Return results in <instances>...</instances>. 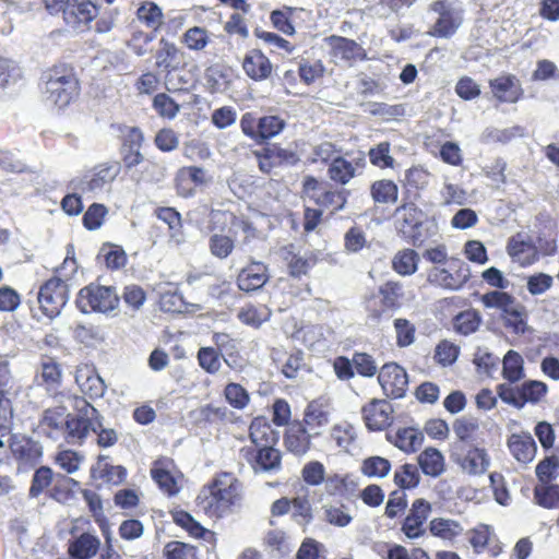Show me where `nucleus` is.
Listing matches in <instances>:
<instances>
[{"label":"nucleus","instance_id":"obj_1","mask_svg":"<svg viewBox=\"0 0 559 559\" xmlns=\"http://www.w3.org/2000/svg\"><path fill=\"white\" fill-rule=\"evenodd\" d=\"M241 500V483L229 472H219L202 487L195 499L200 511L211 519L230 514Z\"/></svg>","mask_w":559,"mask_h":559},{"label":"nucleus","instance_id":"obj_2","mask_svg":"<svg viewBox=\"0 0 559 559\" xmlns=\"http://www.w3.org/2000/svg\"><path fill=\"white\" fill-rule=\"evenodd\" d=\"M44 78L48 98L57 107L66 108L79 97L81 85L72 64L56 63L45 72Z\"/></svg>","mask_w":559,"mask_h":559},{"label":"nucleus","instance_id":"obj_3","mask_svg":"<svg viewBox=\"0 0 559 559\" xmlns=\"http://www.w3.org/2000/svg\"><path fill=\"white\" fill-rule=\"evenodd\" d=\"M404 298V285L400 281L389 280L378 287L377 293L365 297L364 308L368 319L379 323L385 313L399 310Z\"/></svg>","mask_w":559,"mask_h":559},{"label":"nucleus","instance_id":"obj_4","mask_svg":"<svg viewBox=\"0 0 559 559\" xmlns=\"http://www.w3.org/2000/svg\"><path fill=\"white\" fill-rule=\"evenodd\" d=\"M486 308L498 309L504 326L514 334H523L526 331V311L524 306L509 293L492 290L480 298Z\"/></svg>","mask_w":559,"mask_h":559},{"label":"nucleus","instance_id":"obj_5","mask_svg":"<svg viewBox=\"0 0 559 559\" xmlns=\"http://www.w3.org/2000/svg\"><path fill=\"white\" fill-rule=\"evenodd\" d=\"M349 191L333 189L325 181L314 176H306L301 185V197L308 199L320 209L332 207V213L343 210L347 203Z\"/></svg>","mask_w":559,"mask_h":559},{"label":"nucleus","instance_id":"obj_6","mask_svg":"<svg viewBox=\"0 0 559 559\" xmlns=\"http://www.w3.org/2000/svg\"><path fill=\"white\" fill-rule=\"evenodd\" d=\"M120 297L114 286L90 283L82 287L75 299V305L82 313H107L118 308Z\"/></svg>","mask_w":559,"mask_h":559},{"label":"nucleus","instance_id":"obj_7","mask_svg":"<svg viewBox=\"0 0 559 559\" xmlns=\"http://www.w3.org/2000/svg\"><path fill=\"white\" fill-rule=\"evenodd\" d=\"M428 11L437 14V19L427 31L433 38L453 37L464 22V10L455 7L450 0H433Z\"/></svg>","mask_w":559,"mask_h":559},{"label":"nucleus","instance_id":"obj_8","mask_svg":"<svg viewBox=\"0 0 559 559\" xmlns=\"http://www.w3.org/2000/svg\"><path fill=\"white\" fill-rule=\"evenodd\" d=\"M445 265L430 267L427 271V282L447 290L461 289L469 281V266L457 258H451Z\"/></svg>","mask_w":559,"mask_h":559},{"label":"nucleus","instance_id":"obj_9","mask_svg":"<svg viewBox=\"0 0 559 559\" xmlns=\"http://www.w3.org/2000/svg\"><path fill=\"white\" fill-rule=\"evenodd\" d=\"M69 300V285L59 276L46 280L38 289L37 302L48 319L57 318Z\"/></svg>","mask_w":559,"mask_h":559},{"label":"nucleus","instance_id":"obj_10","mask_svg":"<svg viewBox=\"0 0 559 559\" xmlns=\"http://www.w3.org/2000/svg\"><path fill=\"white\" fill-rule=\"evenodd\" d=\"M285 127V120L275 115L257 117L254 112L248 111L240 119L242 133L257 143H263L276 136Z\"/></svg>","mask_w":559,"mask_h":559},{"label":"nucleus","instance_id":"obj_11","mask_svg":"<svg viewBox=\"0 0 559 559\" xmlns=\"http://www.w3.org/2000/svg\"><path fill=\"white\" fill-rule=\"evenodd\" d=\"M257 159L259 170L270 175L275 168L295 166L299 163L298 154L290 150L282 147L280 143H266L260 150L252 152Z\"/></svg>","mask_w":559,"mask_h":559},{"label":"nucleus","instance_id":"obj_12","mask_svg":"<svg viewBox=\"0 0 559 559\" xmlns=\"http://www.w3.org/2000/svg\"><path fill=\"white\" fill-rule=\"evenodd\" d=\"M395 214L400 215V233L403 238L414 247L420 248L425 243L421 234L423 211L415 202H403L396 207Z\"/></svg>","mask_w":559,"mask_h":559},{"label":"nucleus","instance_id":"obj_13","mask_svg":"<svg viewBox=\"0 0 559 559\" xmlns=\"http://www.w3.org/2000/svg\"><path fill=\"white\" fill-rule=\"evenodd\" d=\"M121 168V163L118 160L99 163L76 181L75 189L82 193L102 190L116 180Z\"/></svg>","mask_w":559,"mask_h":559},{"label":"nucleus","instance_id":"obj_14","mask_svg":"<svg viewBox=\"0 0 559 559\" xmlns=\"http://www.w3.org/2000/svg\"><path fill=\"white\" fill-rule=\"evenodd\" d=\"M240 455L254 473H277L282 469V451L277 445L242 447Z\"/></svg>","mask_w":559,"mask_h":559},{"label":"nucleus","instance_id":"obj_15","mask_svg":"<svg viewBox=\"0 0 559 559\" xmlns=\"http://www.w3.org/2000/svg\"><path fill=\"white\" fill-rule=\"evenodd\" d=\"M155 68L169 79L174 73L187 69V53L174 41L164 37L159 39L158 48L154 55Z\"/></svg>","mask_w":559,"mask_h":559},{"label":"nucleus","instance_id":"obj_16","mask_svg":"<svg viewBox=\"0 0 559 559\" xmlns=\"http://www.w3.org/2000/svg\"><path fill=\"white\" fill-rule=\"evenodd\" d=\"M9 449L17 463L19 472L35 467L43 455L41 447L36 441L22 435L10 437Z\"/></svg>","mask_w":559,"mask_h":559},{"label":"nucleus","instance_id":"obj_17","mask_svg":"<svg viewBox=\"0 0 559 559\" xmlns=\"http://www.w3.org/2000/svg\"><path fill=\"white\" fill-rule=\"evenodd\" d=\"M122 132L120 155L126 170H130L144 160L141 152L144 142V134L139 127H119Z\"/></svg>","mask_w":559,"mask_h":559},{"label":"nucleus","instance_id":"obj_18","mask_svg":"<svg viewBox=\"0 0 559 559\" xmlns=\"http://www.w3.org/2000/svg\"><path fill=\"white\" fill-rule=\"evenodd\" d=\"M91 413L83 415H74L72 413L68 414L66 430L63 435V439L67 443L73 445H82L90 431L97 432V427L95 426V421L98 417V412L96 408L87 404Z\"/></svg>","mask_w":559,"mask_h":559},{"label":"nucleus","instance_id":"obj_19","mask_svg":"<svg viewBox=\"0 0 559 559\" xmlns=\"http://www.w3.org/2000/svg\"><path fill=\"white\" fill-rule=\"evenodd\" d=\"M383 393L390 399H401L408 386L406 370L396 362L384 364L378 374Z\"/></svg>","mask_w":559,"mask_h":559},{"label":"nucleus","instance_id":"obj_20","mask_svg":"<svg viewBox=\"0 0 559 559\" xmlns=\"http://www.w3.org/2000/svg\"><path fill=\"white\" fill-rule=\"evenodd\" d=\"M432 511L431 503L424 499H415L404 518L401 531L409 539H417L425 535V524Z\"/></svg>","mask_w":559,"mask_h":559},{"label":"nucleus","instance_id":"obj_21","mask_svg":"<svg viewBox=\"0 0 559 559\" xmlns=\"http://www.w3.org/2000/svg\"><path fill=\"white\" fill-rule=\"evenodd\" d=\"M393 406L386 400L372 399L361 407L362 420L370 431H381L393 421Z\"/></svg>","mask_w":559,"mask_h":559},{"label":"nucleus","instance_id":"obj_22","mask_svg":"<svg viewBox=\"0 0 559 559\" xmlns=\"http://www.w3.org/2000/svg\"><path fill=\"white\" fill-rule=\"evenodd\" d=\"M68 414L66 406L46 408L38 420L37 433L53 441L63 438Z\"/></svg>","mask_w":559,"mask_h":559},{"label":"nucleus","instance_id":"obj_23","mask_svg":"<svg viewBox=\"0 0 559 559\" xmlns=\"http://www.w3.org/2000/svg\"><path fill=\"white\" fill-rule=\"evenodd\" d=\"M176 472V463L170 457L162 456L152 463L151 477L168 497L176 496L180 490Z\"/></svg>","mask_w":559,"mask_h":559},{"label":"nucleus","instance_id":"obj_24","mask_svg":"<svg viewBox=\"0 0 559 559\" xmlns=\"http://www.w3.org/2000/svg\"><path fill=\"white\" fill-rule=\"evenodd\" d=\"M366 168V159L364 156L348 160L340 155L337 158L330 163L326 173L329 179L336 186L344 187L348 185L354 178L359 176Z\"/></svg>","mask_w":559,"mask_h":559},{"label":"nucleus","instance_id":"obj_25","mask_svg":"<svg viewBox=\"0 0 559 559\" xmlns=\"http://www.w3.org/2000/svg\"><path fill=\"white\" fill-rule=\"evenodd\" d=\"M507 252L512 261L522 267L531 266L539 260L537 245L522 233H516L509 238Z\"/></svg>","mask_w":559,"mask_h":559},{"label":"nucleus","instance_id":"obj_26","mask_svg":"<svg viewBox=\"0 0 559 559\" xmlns=\"http://www.w3.org/2000/svg\"><path fill=\"white\" fill-rule=\"evenodd\" d=\"M489 87L500 104H515L524 97V90L514 74H502L489 80Z\"/></svg>","mask_w":559,"mask_h":559},{"label":"nucleus","instance_id":"obj_27","mask_svg":"<svg viewBox=\"0 0 559 559\" xmlns=\"http://www.w3.org/2000/svg\"><path fill=\"white\" fill-rule=\"evenodd\" d=\"M454 455L455 462L469 475L484 474L490 463L486 450L474 445L457 447Z\"/></svg>","mask_w":559,"mask_h":559},{"label":"nucleus","instance_id":"obj_28","mask_svg":"<svg viewBox=\"0 0 559 559\" xmlns=\"http://www.w3.org/2000/svg\"><path fill=\"white\" fill-rule=\"evenodd\" d=\"M269 280L267 265L260 261H251L239 271L236 284L239 290L250 294L261 289Z\"/></svg>","mask_w":559,"mask_h":559},{"label":"nucleus","instance_id":"obj_29","mask_svg":"<svg viewBox=\"0 0 559 559\" xmlns=\"http://www.w3.org/2000/svg\"><path fill=\"white\" fill-rule=\"evenodd\" d=\"M99 13V8L90 0H71L66 10L64 22L74 29L84 31Z\"/></svg>","mask_w":559,"mask_h":559},{"label":"nucleus","instance_id":"obj_30","mask_svg":"<svg viewBox=\"0 0 559 559\" xmlns=\"http://www.w3.org/2000/svg\"><path fill=\"white\" fill-rule=\"evenodd\" d=\"M325 41L330 47L332 57L340 58L349 64L367 59L366 49L354 39L331 35L325 38Z\"/></svg>","mask_w":559,"mask_h":559},{"label":"nucleus","instance_id":"obj_31","mask_svg":"<svg viewBox=\"0 0 559 559\" xmlns=\"http://www.w3.org/2000/svg\"><path fill=\"white\" fill-rule=\"evenodd\" d=\"M100 539L91 532L74 534L67 543V555L78 559H93L100 550Z\"/></svg>","mask_w":559,"mask_h":559},{"label":"nucleus","instance_id":"obj_32","mask_svg":"<svg viewBox=\"0 0 559 559\" xmlns=\"http://www.w3.org/2000/svg\"><path fill=\"white\" fill-rule=\"evenodd\" d=\"M285 449L295 456H304L311 447V436L307 430V426L300 420H295L288 425L284 432Z\"/></svg>","mask_w":559,"mask_h":559},{"label":"nucleus","instance_id":"obj_33","mask_svg":"<svg viewBox=\"0 0 559 559\" xmlns=\"http://www.w3.org/2000/svg\"><path fill=\"white\" fill-rule=\"evenodd\" d=\"M251 448L277 445L280 433L263 416L254 417L249 426Z\"/></svg>","mask_w":559,"mask_h":559},{"label":"nucleus","instance_id":"obj_34","mask_svg":"<svg viewBox=\"0 0 559 559\" xmlns=\"http://www.w3.org/2000/svg\"><path fill=\"white\" fill-rule=\"evenodd\" d=\"M331 412V401L328 397L320 396L307 404L301 423L311 429L326 426L330 423Z\"/></svg>","mask_w":559,"mask_h":559},{"label":"nucleus","instance_id":"obj_35","mask_svg":"<svg viewBox=\"0 0 559 559\" xmlns=\"http://www.w3.org/2000/svg\"><path fill=\"white\" fill-rule=\"evenodd\" d=\"M36 382L48 393L56 394L62 383L61 365L55 358L46 356L40 361V370L36 374Z\"/></svg>","mask_w":559,"mask_h":559},{"label":"nucleus","instance_id":"obj_36","mask_svg":"<svg viewBox=\"0 0 559 559\" xmlns=\"http://www.w3.org/2000/svg\"><path fill=\"white\" fill-rule=\"evenodd\" d=\"M245 73L253 81L266 80L272 73L270 59L259 49L249 50L242 61Z\"/></svg>","mask_w":559,"mask_h":559},{"label":"nucleus","instance_id":"obj_37","mask_svg":"<svg viewBox=\"0 0 559 559\" xmlns=\"http://www.w3.org/2000/svg\"><path fill=\"white\" fill-rule=\"evenodd\" d=\"M174 522L183 528L191 537L202 539L211 546L216 545V534L201 525L189 512L179 510L173 513Z\"/></svg>","mask_w":559,"mask_h":559},{"label":"nucleus","instance_id":"obj_38","mask_svg":"<svg viewBox=\"0 0 559 559\" xmlns=\"http://www.w3.org/2000/svg\"><path fill=\"white\" fill-rule=\"evenodd\" d=\"M75 382L83 394L92 400L102 397L106 392V385L99 374L87 366L79 368L75 373Z\"/></svg>","mask_w":559,"mask_h":559},{"label":"nucleus","instance_id":"obj_39","mask_svg":"<svg viewBox=\"0 0 559 559\" xmlns=\"http://www.w3.org/2000/svg\"><path fill=\"white\" fill-rule=\"evenodd\" d=\"M388 440L405 453H415L424 441V433L415 427L399 428L394 433L386 436Z\"/></svg>","mask_w":559,"mask_h":559},{"label":"nucleus","instance_id":"obj_40","mask_svg":"<svg viewBox=\"0 0 559 559\" xmlns=\"http://www.w3.org/2000/svg\"><path fill=\"white\" fill-rule=\"evenodd\" d=\"M397 183L388 178H382L371 182L369 193L376 205H393L399 200Z\"/></svg>","mask_w":559,"mask_h":559},{"label":"nucleus","instance_id":"obj_41","mask_svg":"<svg viewBox=\"0 0 559 559\" xmlns=\"http://www.w3.org/2000/svg\"><path fill=\"white\" fill-rule=\"evenodd\" d=\"M508 447L511 454L522 463L531 462L536 454V442L530 433H513L508 439Z\"/></svg>","mask_w":559,"mask_h":559},{"label":"nucleus","instance_id":"obj_42","mask_svg":"<svg viewBox=\"0 0 559 559\" xmlns=\"http://www.w3.org/2000/svg\"><path fill=\"white\" fill-rule=\"evenodd\" d=\"M271 316L272 310L267 305L248 302L239 309L237 319L245 325L259 329Z\"/></svg>","mask_w":559,"mask_h":559},{"label":"nucleus","instance_id":"obj_43","mask_svg":"<svg viewBox=\"0 0 559 559\" xmlns=\"http://www.w3.org/2000/svg\"><path fill=\"white\" fill-rule=\"evenodd\" d=\"M138 21L152 32H159L164 22L162 9L153 1H142L136 11Z\"/></svg>","mask_w":559,"mask_h":559},{"label":"nucleus","instance_id":"obj_44","mask_svg":"<svg viewBox=\"0 0 559 559\" xmlns=\"http://www.w3.org/2000/svg\"><path fill=\"white\" fill-rule=\"evenodd\" d=\"M428 530L433 537L452 542L463 533L462 524L453 519L433 518Z\"/></svg>","mask_w":559,"mask_h":559},{"label":"nucleus","instance_id":"obj_45","mask_svg":"<svg viewBox=\"0 0 559 559\" xmlns=\"http://www.w3.org/2000/svg\"><path fill=\"white\" fill-rule=\"evenodd\" d=\"M154 215L168 226L169 236L180 242L183 239V223L181 214L171 206H158Z\"/></svg>","mask_w":559,"mask_h":559},{"label":"nucleus","instance_id":"obj_46","mask_svg":"<svg viewBox=\"0 0 559 559\" xmlns=\"http://www.w3.org/2000/svg\"><path fill=\"white\" fill-rule=\"evenodd\" d=\"M418 465L427 476L437 477L444 471V457L436 448H427L418 455Z\"/></svg>","mask_w":559,"mask_h":559},{"label":"nucleus","instance_id":"obj_47","mask_svg":"<svg viewBox=\"0 0 559 559\" xmlns=\"http://www.w3.org/2000/svg\"><path fill=\"white\" fill-rule=\"evenodd\" d=\"M419 255L414 249L397 251L392 259V269L402 276L414 274L418 269Z\"/></svg>","mask_w":559,"mask_h":559},{"label":"nucleus","instance_id":"obj_48","mask_svg":"<svg viewBox=\"0 0 559 559\" xmlns=\"http://www.w3.org/2000/svg\"><path fill=\"white\" fill-rule=\"evenodd\" d=\"M481 316L476 309H467L459 312L453 318V328L461 335H469L475 333L481 324Z\"/></svg>","mask_w":559,"mask_h":559},{"label":"nucleus","instance_id":"obj_49","mask_svg":"<svg viewBox=\"0 0 559 559\" xmlns=\"http://www.w3.org/2000/svg\"><path fill=\"white\" fill-rule=\"evenodd\" d=\"M357 484L350 475L333 474L324 479V490L331 497H345L355 491Z\"/></svg>","mask_w":559,"mask_h":559},{"label":"nucleus","instance_id":"obj_50","mask_svg":"<svg viewBox=\"0 0 559 559\" xmlns=\"http://www.w3.org/2000/svg\"><path fill=\"white\" fill-rule=\"evenodd\" d=\"M180 41L190 51H202L212 41L211 33L205 27L192 26L182 34Z\"/></svg>","mask_w":559,"mask_h":559},{"label":"nucleus","instance_id":"obj_51","mask_svg":"<svg viewBox=\"0 0 559 559\" xmlns=\"http://www.w3.org/2000/svg\"><path fill=\"white\" fill-rule=\"evenodd\" d=\"M163 559H201V557L197 546L180 540H170L164 545Z\"/></svg>","mask_w":559,"mask_h":559},{"label":"nucleus","instance_id":"obj_52","mask_svg":"<svg viewBox=\"0 0 559 559\" xmlns=\"http://www.w3.org/2000/svg\"><path fill=\"white\" fill-rule=\"evenodd\" d=\"M368 158L370 164L379 169H393L396 164L395 158L391 155V143L389 141H382L370 147Z\"/></svg>","mask_w":559,"mask_h":559},{"label":"nucleus","instance_id":"obj_53","mask_svg":"<svg viewBox=\"0 0 559 559\" xmlns=\"http://www.w3.org/2000/svg\"><path fill=\"white\" fill-rule=\"evenodd\" d=\"M502 377L511 383H515L524 378V367L522 356L510 349L503 357Z\"/></svg>","mask_w":559,"mask_h":559},{"label":"nucleus","instance_id":"obj_54","mask_svg":"<svg viewBox=\"0 0 559 559\" xmlns=\"http://www.w3.org/2000/svg\"><path fill=\"white\" fill-rule=\"evenodd\" d=\"M420 475L415 464L405 463L399 466L394 472L393 481L399 487L397 490L416 488L419 484Z\"/></svg>","mask_w":559,"mask_h":559},{"label":"nucleus","instance_id":"obj_55","mask_svg":"<svg viewBox=\"0 0 559 559\" xmlns=\"http://www.w3.org/2000/svg\"><path fill=\"white\" fill-rule=\"evenodd\" d=\"M152 108L160 118L166 120L175 119L180 111V105L165 92L154 95Z\"/></svg>","mask_w":559,"mask_h":559},{"label":"nucleus","instance_id":"obj_56","mask_svg":"<svg viewBox=\"0 0 559 559\" xmlns=\"http://www.w3.org/2000/svg\"><path fill=\"white\" fill-rule=\"evenodd\" d=\"M330 438L336 447L348 451L356 441L357 435L355 427L352 424L348 421H342L332 427Z\"/></svg>","mask_w":559,"mask_h":559},{"label":"nucleus","instance_id":"obj_57","mask_svg":"<svg viewBox=\"0 0 559 559\" xmlns=\"http://www.w3.org/2000/svg\"><path fill=\"white\" fill-rule=\"evenodd\" d=\"M391 462L382 456L366 457L360 465V472L368 478H383L391 471Z\"/></svg>","mask_w":559,"mask_h":559},{"label":"nucleus","instance_id":"obj_58","mask_svg":"<svg viewBox=\"0 0 559 559\" xmlns=\"http://www.w3.org/2000/svg\"><path fill=\"white\" fill-rule=\"evenodd\" d=\"M324 521L335 527H346L353 521V515L349 513L348 508L343 504H326L323 506Z\"/></svg>","mask_w":559,"mask_h":559},{"label":"nucleus","instance_id":"obj_59","mask_svg":"<svg viewBox=\"0 0 559 559\" xmlns=\"http://www.w3.org/2000/svg\"><path fill=\"white\" fill-rule=\"evenodd\" d=\"M536 503L545 509L559 508V485L543 484L534 488Z\"/></svg>","mask_w":559,"mask_h":559},{"label":"nucleus","instance_id":"obj_60","mask_svg":"<svg viewBox=\"0 0 559 559\" xmlns=\"http://www.w3.org/2000/svg\"><path fill=\"white\" fill-rule=\"evenodd\" d=\"M155 32H145L136 28L131 32L126 45L135 56L142 57L148 52V45L155 39Z\"/></svg>","mask_w":559,"mask_h":559},{"label":"nucleus","instance_id":"obj_61","mask_svg":"<svg viewBox=\"0 0 559 559\" xmlns=\"http://www.w3.org/2000/svg\"><path fill=\"white\" fill-rule=\"evenodd\" d=\"M223 394L226 402L235 409H243L250 402L248 391L240 383H227L224 388Z\"/></svg>","mask_w":559,"mask_h":559},{"label":"nucleus","instance_id":"obj_62","mask_svg":"<svg viewBox=\"0 0 559 559\" xmlns=\"http://www.w3.org/2000/svg\"><path fill=\"white\" fill-rule=\"evenodd\" d=\"M396 334V346L400 348L411 346L416 340V326L405 318H396L393 321Z\"/></svg>","mask_w":559,"mask_h":559},{"label":"nucleus","instance_id":"obj_63","mask_svg":"<svg viewBox=\"0 0 559 559\" xmlns=\"http://www.w3.org/2000/svg\"><path fill=\"white\" fill-rule=\"evenodd\" d=\"M294 10L295 9L292 7L273 10L270 14V21L273 27L287 36H293L296 33L295 26L292 22Z\"/></svg>","mask_w":559,"mask_h":559},{"label":"nucleus","instance_id":"obj_64","mask_svg":"<svg viewBox=\"0 0 559 559\" xmlns=\"http://www.w3.org/2000/svg\"><path fill=\"white\" fill-rule=\"evenodd\" d=\"M99 255L103 258L107 269L119 270L127 263L124 250L117 245L106 243L102 247Z\"/></svg>","mask_w":559,"mask_h":559}]
</instances>
